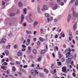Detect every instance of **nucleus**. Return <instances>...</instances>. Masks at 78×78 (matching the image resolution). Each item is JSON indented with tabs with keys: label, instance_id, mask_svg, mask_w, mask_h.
Wrapping results in <instances>:
<instances>
[{
	"label": "nucleus",
	"instance_id": "nucleus-27",
	"mask_svg": "<svg viewBox=\"0 0 78 78\" xmlns=\"http://www.w3.org/2000/svg\"><path fill=\"white\" fill-rule=\"evenodd\" d=\"M27 10L26 9H23V11L24 12V14H27Z\"/></svg>",
	"mask_w": 78,
	"mask_h": 78
},
{
	"label": "nucleus",
	"instance_id": "nucleus-41",
	"mask_svg": "<svg viewBox=\"0 0 78 78\" xmlns=\"http://www.w3.org/2000/svg\"><path fill=\"white\" fill-rule=\"evenodd\" d=\"M62 62H64V61H65V59L64 58H62Z\"/></svg>",
	"mask_w": 78,
	"mask_h": 78
},
{
	"label": "nucleus",
	"instance_id": "nucleus-16",
	"mask_svg": "<svg viewBox=\"0 0 78 78\" xmlns=\"http://www.w3.org/2000/svg\"><path fill=\"white\" fill-rule=\"evenodd\" d=\"M69 36L71 37V38H73V37L72 36V32H69Z\"/></svg>",
	"mask_w": 78,
	"mask_h": 78
},
{
	"label": "nucleus",
	"instance_id": "nucleus-14",
	"mask_svg": "<svg viewBox=\"0 0 78 78\" xmlns=\"http://www.w3.org/2000/svg\"><path fill=\"white\" fill-rule=\"evenodd\" d=\"M44 71L45 72H46V73H48V70L45 68L44 69Z\"/></svg>",
	"mask_w": 78,
	"mask_h": 78
},
{
	"label": "nucleus",
	"instance_id": "nucleus-29",
	"mask_svg": "<svg viewBox=\"0 0 78 78\" xmlns=\"http://www.w3.org/2000/svg\"><path fill=\"white\" fill-rule=\"evenodd\" d=\"M72 75H73V76L74 77H76V74H75V72L74 73H73L72 74Z\"/></svg>",
	"mask_w": 78,
	"mask_h": 78
},
{
	"label": "nucleus",
	"instance_id": "nucleus-42",
	"mask_svg": "<svg viewBox=\"0 0 78 78\" xmlns=\"http://www.w3.org/2000/svg\"><path fill=\"white\" fill-rule=\"evenodd\" d=\"M76 57V55L75 54L73 56V58H74V59H75Z\"/></svg>",
	"mask_w": 78,
	"mask_h": 78
},
{
	"label": "nucleus",
	"instance_id": "nucleus-17",
	"mask_svg": "<svg viewBox=\"0 0 78 78\" xmlns=\"http://www.w3.org/2000/svg\"><path fill=\"white\" fill-rule=\"evenodd\" d=\"M73 58V55H70L69 57V58L68 59H72V58Z\"/></svg>",
	"mask_w": 78,
	"mask_h": 78
},
{
	"label": "nucleus",
	"instance_id": "nucleus-43",
	"mask_svg": "<svg viewBox=\"0 0 78 78\" xmlns=\"http://www.w3.org/2000/svg\"><path fill=\"white\" fill-rule=\"evenodd\" d=\"M10 72V71H9V70H7V74H9Z\"/></svg>",
	"mask_w": 78,
	"mask_h": 78
},
{
	"label": "nucleus",
	"instance_id": "nucleus-7",
	"mask_svg": "<svg viewBox=\"0 0 78 78\" xmlns=\"http://www.w3.org/2000/svg\"><path fill=\"white\" fill-rule=\"evenodd\" d=\"M19 6L20 7H22L23 6V3L21 2H19Z\"/></svg>",
	"mask_w": 78,
	"mask_h": 78
},
{
	"label": "nucleus",
	"instance_id": "nucleus-47",
	"mask_svg": "<svg viewBox=\"0 0 78 78\" xmlns=\"http://www.w3.org/2000/svg\"><path fill=\"white\" fill-rule=\"evenodd\" d=\"M25 50H26L25 48H24V49H22V51H25Z\"/></svg>",
	"mask_w": 78,
	"mask_h": 78
},
{
	"label": "nucleus",
	"instance_id": "nucleus-53",
	"mask_svg": "<svg viewBox=\"0 0 78 78\" xmlns=\"http://www.w3.org/2000/svg\"><path fill=\"white\" fill-rule=\"evenodd\" d=\"M57 21H58V20H57V19H55L54 22H57Z\"/></svg>",
	"mask_w": 78,
	"mask_h": 78
},
{
	"label": "nucleus",
	"instance_id": "nucleus-57",
	"mask_svg": "<svg viewBox=\"0 0 78 78\" xmlns=\"http://www.w3.org/2000/svg\"><path fill=\"white\" fill-rule=\"evenodd\" d=\"M61 5H62V6H63V5H64V3L62 2H61Z\"/></svg>",
	"mask_w": 78,
	"mask_h": 78
},
{
	"label": "nucleus",
	"instance_id": "nucleus-56",
	"mask_svg": "<svg viewBox=\"0 0 78 78\" xmlns=\"http://www.w3.org/2000/svg\"><path fill=\"white\" fill-rule=\"evenodd\" d=\"M36 33H37V32L36 31H34V34L35 35L36 34Z\"/></svg>",
	"mask_w": 78,
	"mask_h": 78
},
{
	"label": "nucleus",
	"instance_id": "nucleus-5",
	"mask_svg": "<svg viewBox=\"0 0 78 78\" xmlns=\"http://www.w3.org/2000/svg\"><path fill=\"white\" fill-rule=\"evenodd\" d=\"M17 54L19 56H22V52L19 51L18 52Z\"/></svg>",
	"mask_w": 78,
	"mask_h": 78
},
{
	"label": "nucleus",
	"instance_id": "nucleus-3",
	"mask_svg": "<svg viewBox=\"0 0 78 78\" xmlns=\"http://www.w3.org/2000/svg\"><path fill=\"white\" fill-rule=\"evenodd\" d=\"M67 70V68H66V67H63L62 68V71L63 72H65V73H67V71H66Z\"/></svg>",
	"mask_w": 78,
	"mask_h": 78
},
{
	"label": "nucleus",
	"instance_id": "nucleus-34",
	"mask_svg": "<svg viewBox=\"0 0 78 78\" xmlns=\"http://www.w3.org/2000/svg\"><path fill=\"white\" fill-rule=\"evenodd\" d=\"M30 42H28V41H27L26 44V45H29V44H30Z\"/></svg>",
	"mask_w": 78,
	"mask_h": 78
},
{
	"label": "nucleus",
	"instance_id": "nucleus-49",
	"mask_svg": "<svg viewBox=\"0 0 78 78\" xmlns=\"http://www.w3.org/2000/svg\"><path fill=\"white\" fill-rule=\"evenodd\" d=\"M25 42H26V40H24L23 42V44H25Z\"/></svg>",
	"mask_w": 78,
	"mask_h": 78
},
{
	"label": "nucleus",
	"instance_id": "nucleus-55",
	"mask_svg": "<svg viewBox=\"0 0 78 78\" xmlns=\"http://www.w3.org/2000/svg\"><path fill=\"white\" fill-rule=\"evenodd\" d=\"M62 55H59V58H61L62 57Z\"/></svg>",
	"mask_w": 78,
	"mask_h": 78
},
{
	"label": "nucleus",
	"instance_id": "nucleus-40",
	"mask_svg": "<svg viewBox=\"0 0 78 78\" xmlns=\"http://www.w3.org/2000/svg\"><path fill=\"white\" fill-rule=\"evenodd\" d=\"M40 31L41 32V34H42L43 33V30L42 29H41L40 30Z\"/></svg>",
	"mask_w": 78,
	"mask_h": 78
},
{
	"label": "nucleus",
	"instance_id": "nucleus-30",
	"mask_svg": "<svg viewBox=\"0 0 78 78\" xmlns=\"http://www.w3.org/2000/svg\"><path fill=\"white\" fill-rule=\"evenodd\" d=\"M39 40H40V41H41V42L43 41V40H44V39H43V38H42L41 37H40L39 38Z\"/></svg>",
	"mask_w": 78,
	"mask_h": 78
},
{
	"label": "nucleus",
	"instance_id": "nucleus-19",
	"mask_svg": "<svg viewBox=\"0 0 78 78\" xmlns=\"http://www.w3.org/2000/svg\"><path fill=\"white\" fill-rule=\"evenodd\" d=\"M26 32L27 34H31L32 33L30 31L28 30H26Z\"/></svg>",
	"mask_w": 78,
	"mask_h": 78
},
{
	"label": "nucleus",
	"instance_id": "nucleus-24",
	"mask_svg": "<svg viewBox=\"0 0 78 78\" xmlns=\"http://www.w3.org/2000/svg\"><path fill=\"white\" fill-rule=\"evenodd\" d=\"M54 9H57V5H56L53 7Z\"/></svg>",
	"mask_w": 78,
	"mask_h": 78
},
{
	"label": "nucleus",
	"instance_id": "nucleus-46",
	"mask_svg": "<svg viewBox=\"0 0 78 78\" xmlns=\"http://www.w3.org/2000/svg\"><path fill=\"white\" fill-rule=\"evenodd\" d=\"M31 66L32 67H34V64H32Z\"/></svg>",
	"mask_w": 78,
	"mask_h": 78
},
{
	"label": "nucleus",
	"instance_id": "nucleus-51",
	"mask_svg": "<svg viewBox=\"0 0 78 78\" xmlns=\"http://www.w3.org/2000/svg\"><path fill=\"white\" fill-rule=\"evenodd\" d=\"M67 62L68 63H70V60H69V59H68V61H67Z\"/></svg>",
	"mask_w": 78,
	"mask_h": 78
},
{
	"label": "nucleus",
	"instance_id": "nucleus-33",
	"mask_svg": "<svg viewBox=\"0 0 78 78\" xmlns=\"http://www.w3.org/2000/svg\"><path fill=\"white\" fill-rule=\"evenodd\" d=\"M37 11H38V12H40V8H38L37 9Z\"/></svg>",
	"mask_w": 78,
	"mask_h": 78
},
{
	"label": "nucleus",
	"instance_id": "nucleus-60",
	"mask_svg": "<svg viewBox=\"0 0 78 78\" xmlns=\"http://www.w3.org/2000/svg\"><path fill=\"white\" fill-rule=\"evenodd\" d=\"M55 38H58V35L57 34L55 35Z\"/></svg>",
	"mask_w": 78,
	"mask_h": 78
},
{
	"label": "nucleus",
	"instance_id": "nucleus-9",
	"mask_svg": "<svg viewBox=\"0 0 78 78\" xmlns=\"http://www.w3.org/2000/svg\"><path fill=\"white\" fill-rule=\"evenodd\" d=\"M1 41L2 42L5 44V42H6V40H5V38H3L2 40Z\"/></svg>",
	"mask_w": 78,
	"mask_h": 78
},
{
	"label": "nucleus",
	"instance_id": "nucleus-63",
	"mask_svg": "<svg viewBox=\"0 0 78 78\" xmlns=\"http://www.w3.org/2000/svg\"><path fill=\"white\" fill-rule=\"evenodd\" d=\"M29 78H32V77H31V75H30L29 76Z\"/></svg>",
	"mask_w": 78,
	"mask_h": 78
},
{
	"label": "nucleus",
	"instance_id": "nucleus-32",
	"mask_svg": "<svg viewBox=\"0 0 78 78\" xmlns=\"http://www.w3.org/2000/svg\"><path fill=\"white\" fill-rule=\"evenodd\" d=\"M45 16L47 17H49V15L47 13L45 14Z\"/></svg>",
	"mask_w": 78,
	"mask_h": 78
},
{
	"label": "nucleus",
	"instance_id": "nucleus-25",
	"mask_svg": "<svg viewBox=\"0 0 78 78\" xmlns=\"http://www.w3.org/2000/svg\"><path fill=\"white\" fill-rule=\"evenodd\" d=\"M41 53L42 54H44L45 53V50H43L41 51Z\"/></svg>",
	"mask_w": 78,
	"mask_h": 78
},
{
	"label": "nucleus",
	"instance_id": "nucleus-35",
	"mask_svg": "<svg viewBox=\"0 0 78 78\" xmlns=\"http://www.w3.org/2000/svg\"><path fill=\"white\" fill-rule=\"evenodd\" d=\"M75 5H78V1H77L75 2Z\"/></svg>",
	"mask_w": 78,
	"mask_h": 78
},
{
	"label": "nucleus",
	"instance_id": "nucleus-45",
	"mask_svg": "<svg viewBox=\"0 0 78 78\" xmlns=\"http://www.w3.org/2000/svg\"><path fill=\"white\" fill-rule=\"evenodd\" d=\"M20 13V10H18L17 11V14H19Z\"/></svg>",
	"mask_w": 78,
	"mask_h": 78
},
{
	"label": "nucleus",
	"instance_id": "nucleus-15",
	"mask_svg": "<svg viewBox=\"0 0 78 78\" xmlns=\"http://www.w3.org/2000/svg\"><path fill=\"white\" fill-rule=\"evenodd\" d=\"M12 69L13 72H16V68L15 66H13L12 67Z\"/></svg>",
	"mask_w": 78,
	"mask_h": 78
},
{
	"label": "nucleus",
	"instance_id": "nucleus-20",
	"mask_svg": "<svg viewBox=\"0 0 78 78\" xmlns=\"http://www.w3.org/2000/svg\"><path fill=\"white\" fill-rule=\"evenodd\" d=\"M37 24H38V22L37 21H35L34 23V26H35V25H37Z\"/></svg>",
	"mask_w": 78,
	"mask_h": 78
},
{
	"label": "nucleus",
	"instance_id": "nucleus-11",
	"mask_svg": "<svg viewBox=\"0 0 78 78\" xmlns=\"http://www.w3.org/2000/svg\"><path fill=\"white\" fill-rule=\"evenodd\" d=\"M16 15V14L15 13H11L9 15V16L10 17H13V16H14Z\"/></svg>",
	"mask_w": 78,
	"mask_h": 78
},
{
	"label": "nucleus",
	"instance_id": "nucleus-6",
	"mask_svg": "<svg viewBox=\"0 0 78 78\" xmlns=\"http://www.w3.org/2000/svg\"><path fill=\"white\" fill-rule=\"evenodd\" d=\"M71 18V15L70 14H69L68 17V22H69L70 20V18Z\"/></svg>",
	"mask_w": 78,
	"mask_h": 78
},
{
	"label": "nucleus",
	"instance_id": "nucleus-10",
	"mask_svg": "<svg viewBox=\"0 0 78 78\" xmlns=\"http://www.w3.org/2000/svg\"><path fill=\"white\" fill-rule=\"evenodd\" d=\"M76 28V25L74 24L73 26V30H75Z\"/></svg>",
	"mask_w": 78,
	"mask_h": 78
},
{
	"label": "nucleus",
	"instance_id": "nucleus-8",
	"mask_svg": "<svg viewBox=\"0 0 78 78\" xmlns=\"http://www.w3.org/2000/svg\"><path fill=\"white\" fill-rule=\"evenodd\" d=\"M70 54H71V53L70 52H68L66 53V55H68L66 56V58H67L69 56V55H70Z\"/></svg>",
	"mask_w": 78,
	"mask_h": 78
},
{
	"label": "nucleus",
	"instance_id": "nucleus-12",
	"mask_svg": "<svg viewBox=\"0 0 78 78\" xmlns=\"http://www.w3.org/2000/svg\"><path fill=\"white\" fill-rule=\"evenodd\" d=\"M5 53L6 56H8V55H9V51H6L5 52Z\"/></svg>",
	"mask_w": 78,
	"mask_h": 78
},
{
	"label": "nucleus",
	"instance_id": "nucleus-61",
	"mask_svg": "<svg viewBox=\"0 0 78 78\" xmlns=\"http://www.w3.org/2000/svg\"><path fill=\"white\" fill-rule=\"evenodd\" d=\"M50 22V19L49 18H48V22Z\"/></svg>",
	"mask_w": 78,
	"mask_h": 78
},
{
	"label": "nucleus",
	"instance_id": "nucleus-48",
	"mask_svg": "<svg viewBox=\"0 0 78 78\" xmlns=\"http://www.w3.org/2000/svg\"><path fill=\"white\" fill-rule=\"evenodd\" d=\"M55 48H56V49L57 51H58V47L56 46L55 47Z\"/></svg>",
	"mask_w": 78,
	"mask_h": 78
},
{
	"label": "nucleus",
	"instance_id": "nucleus-50",
	"mask_svg": "<svg viewBox=\"0 0 78 78\" xmlns=\"http://www.w3.org/2000/svg\"><path fill=\"white\" fill-rule=\"evenodd\" d=\"M56 72H57L56 71V69H54V73H56Z\"/></svg>",
	"mask_w": 78,
	"mask_h": 78
},
{
	"label": "nucleus",
	"instance_id": "nucleus-64",
	"mask_svg": "<svg viewBox=\"0 0 78 78\" xmlns=\"http://www.w3.org/2000/svg\"><path fill=\"white\" fill-rule=\"evenodd\" d=\"M36 38H34V41H36Z\"/></svg>",
	"mask_w": 78,
	"mask_h": 78
},
{
	"label": "nucleus",
	"instance_id": "nucleus-44",
	"mask_svg": "<svg viewBox=\"0 0 78 78\" xmlns=\"http://www.w3.org/2000/svg\"><path fill=\"white\" fill-rule=\"evenodd\" d=\"M27 42H30V39H27Z\"/></svg>",
	"mask_w": 78,
	"mask_h": 78
},
{
	"label": "nucleus",
	"instance_id": "nucleus-18",
	"mask_svg": "<svg viewBox=\"0 0 78 78\" xmlns=\"http://www.w3.org/2000/svg\"><path fill=\"white\" fill-rule=\"evenodd\" d=\"M11 47V45H8L6 46V48L7 49H9Z\"/></svg>",
	"mask_w": 78,
	"mask_h": 78
},
{
	"label": "nucleus",
	"instance_id": "nucleus-23",
	"mask_svg": "<svg viewBox=\"0 0 78 78\" xmlns=\"http://www.w3.org/2000/svg\"><path fill=\"white\" fill-rule=\"evenodd\" d=\"M2 5H3V6H5V4H6V3H5V1H3L2 2Z\"/></svg>",
	"mask_w": 78,
	"mask_h": 78
},
{
	"label": "nucleus",
	"instance_id": "nucleus-59",
	"mask_svg": "<svg viewBox=\"0 0 78 78\" xmlns=\"http://www.w3.org/2000/svg\"><path fill=\"white\" fill-rule=\"evenodd\" d=\"M45 9H44V8H42V9H41V11H44V10H45Z\"/></svg>",
	"mask_w": 78,
	"mask_h": 78
},
{
	"label": "nucleus",
	"instance_id": "nucleus-2",
	"mask_svg": "<svg viewBox=\"0 0 78 78\" xmlns=\"http://www.w3.org/2000/svg\"><path fill=\"white\" fill-rule=\"evenodd\" d=\"M24 19V15H22L21 16V22H20V24H22V22H23V21Z\"/></svg>",
	"mask_w": 78,
	"mask_h": 78
},
{
	"label": "nucleus",
	"instance_id": "nucleus-4",
	"mask_svg": "<svg viewBox=\"0 0 78 78\" xmlns=\"http://www.w3.org/2000/svg\"><path fill=\"white\" fill-rule=\"evenodd\" d=\"M73 16L74 17H76L77 16V14L76 13V12L75 11H73Z\"/></svg>",
	"mask_w": 78,
	"mask_h": 78
},
{
	"label": "nucleus",
	"instance_id": "nucleus-28",
	"mask_svg": "<svg viewBox=\"0 0 78 78\" xmlns=\"http://www.w3.org/2000/svg\"><path fill=\"white\" fill-rule=\"evenodd\" d=\"M43 8L45 9H46L47 8V6L45 5H43Z\"/></svg>",
	"mask_w": 78,
	"mask_h": 78
},
{
	"label": "nucleus",
	"instance_id": "nucleus-31",
	"mask_svg": "<svg viewBox=\"0 0 78 78\" xmlns=\"http://www.w3.org/2000/svg\"><path fill=\"white\" fill-rule=\"evenodd\" d=\"M16 64L17 65H18V64L20 65V62H18V61H16Z\"/></svg>",
	"mask_w": 78,
	"mask_h": 78
},
{
	"label": "nucleus",
	"instance_id": "nucleus-26",
	"mask_svg": "<svg viewBox=\"0 0 78 78\" xmlns=\"http://www.w3.org/2000/svg\"><path fill=\"white\" fill-rule=\"evenodd\" d=\"M57 64L58 66H61V65L62 64L61 62H57Z\"/></svg>",
	"mask_w": 78,
	"mask_h": 78
},
{
	"label": "nucleus",
	"instance_id": "nucleus-62",
	"mask_svg": "<svg viewBox=\"0 0 78 78\" xmlns=\"http://www.w3.org/2000/svg\"><path fill=\"white\" fill-rule=\"evenodd\" d=\"M9 60L10 61H12V58H11V57H10Z\"/></svg>",
	"mask_w": 78,
	"mask_h": 78
},
{
	"label": "nucleus",
	"instance_id": "nucleus-21",
	"mask_svg": "<svg viewBox=\"0 0 78 78\" xmlns=\"http://www.w3.org/2000/svg\"><path fill=\"white\" fill-rule=\"evenodd\" d=\"M7 65H8V63L6 62H5L2 64L3 66H7Z\"/></svg>",
	"mask_w": 78,
	"mask_h": 78
},
{
	"label": "nucleus",
	"instance_id": "nucleus-13",
	"mask_svg": "<svg viewBox=\"0 0 78 78\" xmlns=\"http://www.w3.org/2000/svg\"><path fill=\"white\" fill-rule=\"evenodd\" d=\"M33 53L34 54H36L37 53V51L35 49H33Z\"/></svg>",
	"mask_w": 78,
	"mask_h": 78
},
{
	"label": "nucleus",
	"instance_id": "nucleus-36",
	"mask_svg": "<svg viewBox=\"0 0 78 78\" xmlns=\"http://www.w3.org/2000/svg\"><path fill=\"white\" fill-rule=\"evenodd\" d=\"M37 45H40L41 44V42L40 41H38L37 43Z\"/></svg>",
	"mask_w": 78,
	"mask_h": 78
},
{
	"label": "nucleus",
	"instance_id": "nucleus-1",
	"mask_svg": "<svg viewBox=\"0 0 78 78\" xmlns=\"http://www.w3.org/2000/svg\"><path fill=\"white\" fill-rule=\"evenodd\" d=\"M30 73H31L32 75H33V76H36V74H38L39 73L37 70L34 71L33 70H30Z\"/></svg>",
	"mask_w": 78,
	"mask_h": 78
},
{
	"label": "nucleus",
	"instance_id": "nucleus-54",
	"mask_svg": "<svg viewBox=\"0 0 78 78\" xmlns=\"http://www.w3.org/2000/svg\"><path fill=\"white\" fill-rule=\"evenodd\" d=\"M23 48H25V45L24 44L23 45H22Z\"/></svg>",
	"mask_w": 78,
	"mask_h": 78
},
{
	"label": "nucleus",
	"instance_id": "nucleus-22",
	"mask_svg": "<svg viewBox=\"0 0 78 78\" xmlns=\"http://www.w3.org/2000/svg\"><path fill=\"white\" fill-rule=\"evenodd\" d=\"M1 69H2L3 70H6V68H5V66H2V67H1Z\"/></svg>",
	"mask_w": 78,
	"mask_h": 78
},
{
	"label": "nucleus",
	"instance_id": "nucleus-52",
	"mask_svg": "<svg viewBox=\"0 0 78 78\" xmlns=\"http://www.w3.org/2000/svg\"><path fill=\"white\" fill-rule=\"evenodd\" d=\"M69 41H70L72 40V39H71V37L70 36L69 37Z\"/></svg>",
	"mask_w": 78,
	"mask_h": 78
},
{
	"label": "nucleus",
	"instance_id": "nucleus-38",
	"mask_svg": "<svg viewBox=\"0 0 78 78\" xmlns=\"http://www.w3.org/2000/svg\"><path fill=\"white\" fill-rule=\"evenodd\" d=\"M75 1V0H72L71 2H70V3H73Z\"/></svg>",
	"mask_w": 78,
	"mask_h": 78
},
{
	"label": "nucleus",
	"instance_id": "nucleus-58",
	"mask_svg": "<svg viewBox=\"0 0 78 78\" xmlns=\"http://www.w3.org/2000/svg\"><path fill=\"white\" fill-rule=\"evenodd\" d=\"M23 67H24V68H27V65L24 66H23Z\"/></svg>",
	"mask_w": 78,
	"mask_h": 78
},
{
	"label": "nucleus",
	"instance_id": "nucleus-37",
	"mask_svg": "<svg viewBox=\"0 0 78 78\" xmlns=\"http://www.w3.org/2000/svg\"><path fill=\"white\" fill-rule=\"evenodd\" d=\"M41 60V57L37 59V61H40Z\"/></svg>",
	"mask_w": 78,
	"mask_h": 78
},
{
	"label": "nucleus",
	"instance_id": "nucleus-39",
	"mask_svg": "<svg viewBox=\"0 0 78 78\" xmlns=\"http://www.w3.org/2000/svg\"><path fill=\"white\" fill-rule=\"evenodd\" d=\"M40 76L41 77H43L44 76V74L42 73H41L40 74Z\"/></svg>",
	"mask_w": 78,
	"mask_h": 78
}]
</instances>
